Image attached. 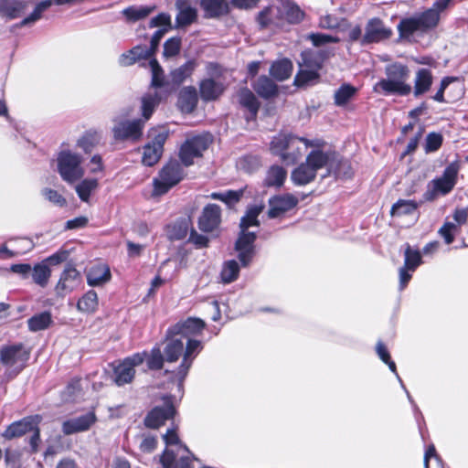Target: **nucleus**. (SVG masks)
Returning a JSON list of instances; mask_svg holds the SVG:
<instances>
[{
  "mask_svg": "<svg viewBox=\"0 0 468 468\" xmlns=\"http://www.w3.org/2000/svg\"><path fill=\"white\" fill-rule=\"evenodd\" d=\"M460 165L457 162L448 165L442 175L429 182L427 190L423 194L425 201H433L438 196L449 194L457 183Z\"/></svg>",
  "mask_w": 468,
  "mask_h": 468,
  "instance_id": "obj_5",
  "label": "nucleus"
},
{
  "mask_svg": "<svg viewBox=\"0 0 468 468\" xmlns=\"http://www.w3.org/2000/svg\"><path fill=\"white\" fill-rule=\"evenodd\" d=\"M257 236H239L235 242L234 249L237 251L240 265L248 267L255 254V240Z\"/></svg>",
  "mask_w": 468,
  "mask_h": 468,
  "instance_id": "obj_22",
  "label": "nucleus"
},
{
  "mask_svg": "<svg viewBox=\"0 0 468 468\" xmlns=\"http://www.w3.org/2000/svg\"><path fill=\"white\" fill-rule=\"evenodd\" d=\"M299 198L290 193L280 194L271 197L269 201L267 215L270 218L282 217L285 213L297 207Z\"/></svg>",
  "mask_w": 468,
  "mask_h": 468,
  "instance_id": "obj_13",
  "label": "nucleus"
},
{
  "mask_svg": "<svg viewBox=\"0 0 468 468\" xmlns=\"http://www.w3.org/2000/svg\"><path fill=\"white\" fill-rule=\"evenodd\" d=\"M41 417L39 415L26 417L11 423L4 431L3 436L8 440L23 436L38 426Z\"/></svg>",
  "mask_w": 468,
  "mask_h": 468,
  "instance_id": "obj_20",
  "label": "nucleus"
},
{
  "mask_svg": "<svg viewBox=\"0 0 468 468\" xmlns=\"http://www.w3.org/2000/svg\"><path fill=\"white\" fill-rule=\"evenodd\" d=\"M99 304L98 295L94 290H90L79 299L77 309L81 313H94Z\"/></svg>",
  "mask_w": 468,
  "mask_h": 468,
  "instance_id": "obj_43",
  "label": "nucleus"
},
{
  "mask_svg": "<svg viewBox=\"0 0 468 468\" xmlns=\"http://www.w3.org/2000/svg\"><path fill=\"white\" fill-rule=\"evenodd\" d=\"M145 356V352L135 353L118 361L117 365L113 364L112 381L115 385L122 387L132 383L135 377V367L144 363Z\"/></svg>",
  "mask_w": 468,
  "mask_h": 468,
  "instance_id": "obj_8",
  "label": "nucleus"
},
{
  "mask_svg": "<svg viewBox=\"0 0 468 468\" xmlns=\"http://www.w3.org/2000/svg\"><path fill=\"white\" fill-rule=\"evenodd\" d=\"M283 13L286 19L292 24L302 21L304 15L297 5L290 2L283 5Z\"/></svg>",
  "mask_w": 468,
  "mask_h": 468,
  "instance_id": "obj_56",
  "label": "nucleus"
},
{
  "mask_svg": "<svg viewBox=\"0 0 468 468\" xmlns=\"http://www.w3.org/2000/svg\"><path fill=\"white\" fill-rule=\"evenodd\" d=\"M184 177V171L176 160L169 161L154 178V194L161 196L177 185Z\"/></svg>",
  "mask_w": 468,
  "mask_h": 468,
  "instance_id": "obj_7",
  "label": "nucleus"
},
{
  "mask_svg": "<svg viewBox=\"0 0 468 468\" xmlns=\"http://www.w3.org/2000/svg\"><path fill=\"white\" fill-rule=\"evenodd\" d=\"M42 195L51 203L63 207L66 204V199L56 190L51 188H44Z\"/></svg>",
  "mask_w": 468,
  "mask_h": 468,
  "instance_id": "obj_64",
  "label": "nucleus"
},
{
  "mask_svg": "<svg viewBox=\"0 0 468 468\" xmlns=\"http://www.w3.org/2000/svg\"><path fill=\"white\" fill-rule=\"evenodd\" d=\"M452 0H437L431 7L420 14L403 18L398 25L401 37H409L416 32L426 33L435 28L441 19V14L450 7Z\"/></svg>",
  "mask_w": 468,
  "mask_h": 468,
  "instance_id": "obj_2",
  "label": "nucleus"
},
{
  "mask_svg": "<svg viewBox=\"0 0 468 468\" xmlns=\"http://www.w3.org/2000/svg\"><path fill=\"white\" fill-rule=\"evenodd\" d=\"M357 89L349 83L342 84L334 94V103L338 107L346 106L357 93Z\"/></svg>",
  "mask_w": 468,
  "mask_h": 468,
  "instance_id": "obj_38",
  "label": "nucleus"
},
{
  "mask_svg": "<svg viewBox=\"0 0 468 468\" xmlns=\"http://www.w3.org/2000/svg\"><path fill=\"white\" fill-rule=\"evenodd\" d=\"M442 144V136L440 133H431L426 137L425 152L431 153L437 151Z\"/></svg>",
  "mask_w": 468,
  "mask_h": 468,
  "instance_id": "obj_62",
  "label": "nucleus"
},
{
  "mask_svg": "<svg viewBox=\"0 0 468 468\" xmlns=\"http://www.w3.org/2000/svg\"><path fill=\"white\" fill-rule=\"evenodd\" d=\"M297 143H303L305 149L308 147L319 148L324 144L319 139L311 141L292 134L281 133L273 137L271 142V151L273 154L281 156L286 165H293L301 157V153L289 152V150L293 148Z\"/></svg>",
  "mask_w": 468,
  "mask_h": 468,
  "instance_id": "obj_4",
  "label": "nucleus"
},
{
  "mask_svg": "<svg viewBox=\"0 0 468 468\" xmlns=\"http://www.w3.org/2000/svg\"><path fill=\"white\" fill-rule=\"evenodd\" d=\"M80 282L81 275L80 271L73 265L67 264L56 285V292L58 296L63 297L75 290Z\"/></svg>",
  "mask_w": 468,
  "mask_h": 468,
  "instance_id": "obj_17",
  "label": "nucleus"
},
{
  "mask_svg": "<svg viewBox=\"0 0 468 468\" xmlns=\"http://www.w3.org/2000/svg\"><path fill=\"white\" fill-rule=\"evenodd\" d=\"M165 361V354L160 348H153L147 360L148 367L152 370H159L163 368Z\"/></svg>",
  "mask_w": 468,
  "mask_h": 468,
  "instance_id": "obj_57",
  "label": "nucleus"
},
{
  "mask_svg": "<svg viewBox=\"0 0 468 468\" xmlns=\"http://www.w3.org/2000/svg\"><path fill=\"white\" fill-rule=\"evenodd\" d=\"M96 420L97 418L93 411L67 420L62 423V432L65 435H71L86 431L95 423Z\"/></svg>",
  "mask_w": 468,
  "mask_h": 468,
  "instance_id": "obj_21",
  "label": "nucleus"
},
{
  "mask_svg": "<svg viewBox=\"0 0 468 468\" xmlns=\"http://www.w3.org/2000/svg\"><path fill=\"white\" fill-rule=\"evenodd\" d=\"M83 157L69 150H62L57 157L58 172L61 178L72 184L81 179L85 174L82 166Z\"/></svg>",
  "mask_w": 468,
  "mask_h": 468,
  "instance_id": "obj_6",
  "label": "nucleus"
},
{
  "mask_svg": "<svg viewBox=\"0 0 468 468\" xmlns=\"http://www.w3.org/2000/svg\"><path fill=\"white\" fill-rule=\"evenodd\" d=\"M206 324L200 318L189 317L185 321L178 322L175 325L169 327L166 331L167 336L180 335L183 338H191L201 333Z\"/></svg>",
  "mask_w": 468,
  "mask_h": 468,
  "instance_id": "obj_16",
  "label": "nucleus"
},
{
  "mask_svg": "<svg viewBox=\"0 0 468 468\" xmlns=\"http://www.w3.org/2000/svg\"><path fill=\"white\" fill-rule=\"evenodd\" d=\"M52 2L50 0L42 1L38 3L33 12L27 17H25L19 24L18 27H26L34 24L37 20H39L42 16V14L51 5Z\"/></svg>",
  "mask_w": 468,
  "mask_h": 468,
  "instance_id": "obj_55",
  "label": "nucleus"
},
{
  "mask_svg": "<svg viewBox=\"0 0 468 468\" xmlns=\"http://www.w3.org/2000/svg\"><path fill=\"white\" fill-rule=\"evenodd\" d=\"M301 57L302 62L299 63L300 68L316 70L321 69L323 58L319 54L312 50H305L302 52Z\"/></svg>",
  "mask_w": 468,
  "mask_h": 468,
  "instance_id": "obj_51",
  "label": "nucleus"
},
{
  "mask_svg": "<svg viewBox=\"0 0 468 468\" xmlns=\"http://www.w3.org/2000/svg\"><path fill=\"white\" fill-rule=\"evenodd\" d=\"M212 139L209 134H198L188 137L181 145L179 157L181 162L189 166L194 164V159L201 157L203 152L207 149Z\"/></svg>",
  "mask_w": 468,
  "mask_h": 468,
  "instance_id": "obj_9",
  "label": "nucleus"
},
{
  "mask_svg": "<svg viewBox=\"0 0 468 468\" xmlns=\"http://www.w3.org/2000/svg\"><path fill=\"white\" fill-rule=\"evenodd\" d=\"M240 266L236 260L224 261L220 271L221 282L229 284L235 282L239 276Z\"/></svg>",
  "mask_w": 468,
  "mask_h": 468,
  "instance_id": "obj_37",
  "label": "nucleus"
},
{
  "mask_svg": "<svg viewBox=\"0 0 468 468\" xmlns=\"http://www.w3.org/2000/svg\"><path fill=\"white\" fill-rule=\"evenodd\" d=\"M167 137L168 133L166 131L158 132L154 135L151 143L144 145L142 157L144 165L152 166L159 161Z\"/></svg>",
  "mask_w": 468,
  "mask_h": 468,
  "instance_id": "obj_15",
  "label": "nucleus"
},
{
  "mask_svg": "<svg viewBox=\"0 0 468 468\" xmlns=\"http://www.w3.org/2000/svg\"><path fill=\"white\" fill-rule=\"evenodd\" d=\"M221 224V208L217 204L206 205L197 220V225L202 232L209 233L218 231Z\"/></svg>",
  "mask_w": 468,
  "mask_h": 468,
  "instance_id": "obj_14",
  "label": "nucleus"
},
{
  "mask_svg": "<svg viewBox=\"0 0 468 468\" xmlns=\"http://www.w3.org/2000/svg\"><path fill=\"white\" fill-rule=\"evenodd\" d=\"M275 8L271 6L266 7L259 13L257 16V21L261 29L266 28L274 23L272 17L275 15Z\"/></svg>",
  "mask_w": 468,
  "mask_h": 468,
  "instance_id": "obj_58",
  "label": "nucleus"
},
{
  "mask_svg": "<svg viewBox=\"0 0 468 468\" xmlns=\"http://www.w3.org/2000/svg\"><path fill=\"white\" fill-rule=\"evenodd\" d=\"M433 83V76L430 69H420L415 75L413 94L418 98L430 90Z\"/></svg>",
  "mask_w": 468,
  "mask_h": 468,
  "instance_id": "obj_28",
  "label": "nucleus"
},
{
  "mask_svg": "<svg viewBox=\"0 0 468 468\" xmlns=\"http://www.w3.org/2000/svg\"><path fill=\"white\" fill-rule=\"evenodd\" d=\"M420 204L414 200H398L391 207L390 213L392 217H400L403 215L414 214Z\"/></svg>",
  "mask_w": 468,
  "mask_h": 468,
  "instance_id": "obj_49",
  "label": "nucleus"
},
{
  "mask_svg": "<svg viewBox=\"0 0 468 468\" xmlns=\"http://www.w3.org/2000/svg\"><path fill=\"white\" fill-rule=\"evenodd\" d=\"M69 256V252L66 250H59L48 258L44 259L42 262L46 263V266L50 268V266H57L68 260Z\"/></svg>",
  "mask_w": 468,
  "mask_h": 468,
  "instance_id": "obj_61",
  "label": "nucleus"
},
{
  "mask_svg": "<svg viewBox=\"0 0 468 468\" xmlns=\"http://www.w3.org/2000/svg\"><path fill=\"white\" fill-rule=\"evenodd\" d=\"M154 7H150L146 5L141 6H129L122 11L123 16L129 21H138L148 16L154 10Z\"/></svg>",
  "mask_w": 468,
  "mask_h": 468,
  "instance_id": "obj_54",
  "label": "nucleus"
},
{
  "mask_svg": "<svg viewBox=\"0 0 468 468\" xmlns=\"http://www.w3.org/2000/svg\"><path fill=\"white\" fill-rule=\"evenodd\" d=\"M195 68L196 62L194 60H188L179 68L172 70L169 74V90L171 92L175 91L180 84L192 75Z\"/></svg>",
  "mask_w": 468,
  "mask_h": 468,
  "instance_id": "obj_27",
  "label": "nucleus"
},
{
  "mask_svg": "<svg viewBox=\"0 0 468 468\" xmlns=\"http://www.w3.org/2000/svg\"><path fill=\"white\" fill-rule=\"evenodd\" d=\"M176 8L177 10L176 16V27H186L197 21V9L196 0H176Z\"/></svg>",
  "mask_w": 468,
  "mask_h": 468,
  "instance_id": "obj_18",
  "label": "nucleus"
},
{
  "mask_svg": "<svg viewBox=\"0 0 468 468\" xmlns=\"http://www.w3.org/2000/svg\"><path fill=\"white\" fill-rule=\"evenodd\" d=\"M153 55L150 53L149 49L145 46H135L133 48H131L126 53H123L121 55L119 58V63L122 66H130L135 63L137 60L141 58H149Z\"/></svg>",
  "mask_w": 468,
  "mask_h": 468,
  "instance_id": "obj_32",
  "label": "nucleus"
},
{
  "mask_svg": "<svg viewBox=\"0 0 468 468\" xmlns=\"http://www.w3.org/2000/svg\"><path fill=\"white\" fill-rule=\"evenodd\" d=\"M200 5L209 18L218 17L228 13L226 0H201Z\"/></svg>",
  "mask_w": 468,
  "mask_h": 468,
  "instance_id": "obj_36",
  "label": "nucleus"
},
{
  "mask_svg": "<svg viewBox=\"0 0 468 468\" xmlns=\"http://www.w3.org/2000/svg\"><path fill=\"white\" fill-rule=\"evenodd\" d=\"M149 64L152 72L151 85L154 88L163 89L165 94L171 93V91L169 90L170 81L169 80H165L163 69L159 65L158 61L155 58H152Z\"/></svg>",
  "mask_w": 468,
  "mask_h": 468,
  "instance_id": "obj_34",
  "label": "nucleus"
},
{
  "mask_svg": "<svg viewBox=\"0 0 468 468\" xmlns=\"http://www.w3.org/2000/svg\"><path fill=\"white\" fill-rule=\"evenodd\" d=\"M224 90V84L211 78L205 79L199 83V94L204 101L218 100L223 94Z\"/></svg>",
  "mask_w": 468,
  "mask_h": 468,
  "instance_id": "obj_24",
  "label": "nucleus"
},
{
  "mask_svg": "<svg viewBox=\"0 0 468 468\" xmlns=\"http://www.w3.org/2000/svg\"><path fill=\"white\" fill-rule=\"evenodd\" d=\"M386 78L381 79L374 85V91L384 95L407 96L412 87L408 83L410 69L408 66L394 62L385 68Z\"/></svg>",
  "mask_w": 468,
  "mask_h": 468,
  "instance_id": "obj_3",
  "label": "nucleus"
},
{
  "mask_svg": "<svg viewBox=\"0 0 468 468\" xmlns=\"http://www.w3.org/2000/svg\"><path fill=\"white\" fill-rule=\"evenodd\" d=\"M238 96L239 104L250 112V116L247 117V120L255 119L260 108V102L253 92L244 88L239 90Z\"/></svg>",
  "mask_w": 468,
  "mask_h": 468,
  "instance_id": "obj_29",
  "label": "nucleus"
},
{
  "mask_svg": "<svg viewBox=\"0 0 468 468\" xmlns=\"http://www.w3.org/2000/svg\"><path fill=\"white\" fill-rule=\"evenodd\" d=\"M316 172L306 162L301 164L292 172V180L297 186H304L312 182Z\"/></svg>",
  "mask_w": 468,
  "mask_h": 468,
  "instance_id": "obj_35",
  "label": "nucleus"
},
{
  "mask_svg": "<svg viewBox=\"0 0 468 468\" xmlns=\"http://www.w3.org/2000/svg\"><path fill=\"white\" fill-rule=\"evenodd\" d=\"M98 180L87 178L79 183L75 189L81 201L88 202L92 191L98 187Z\"/></svg>",
  "mask_w": 468,
  "mask_h": 468,
  "instance_id": "obj_53",
  "label": "nucleus"
},
{
  "mask_svg": "<svg viewBox=\"0 0 468 468\" xmlns=\"http://www.w3.org/2000/svg\"><path fill=\"white\" fill-rule=\"evenodd\" d=\"M253 88L264 99L274 97L278 92L277 85L266 76L260 77L253 85Z\"/></svg>",
  "mask_w": 468,
  "mask_h": 468,
  "instance_id": "obj_39",
  "label": "nucleus"
},
{
  "mask_svg": "<svg viewBox=\"0 0 468 468\" xmlns=\"http://www.w3.org/2000/svg\"><path fill=\"white\" fill-rule=\"evenodd\" d=\"M174 397L165 395L162 398L164 404L154 407L144 420V425L149 429H158L168 420L174 418L176 408L173 403Z\"/></svg>",
  "mask_w": 468,
  "mask_h": 468,
  "instance_id": "obj_10",
  "label": "nucleus"
},
{
  "mask_svg": "<svg viewBox=\"0 0 468 468\" xmlns=\"http://www.w3.org/2000/svg\"><path fill=\"white\" fill-rule=\"evenodd\" d=\"M330 173L338 178H350L353 175V169L348 160L339 158L335 154V161L330 164Z\"/></svg>",
  "mask_w": 468,
  "mask_h": 468,
  "instance_id": "obj_48",
  "label": "nucleus"
},
{
  "mask_svg": "<svg viewBox=\"0 0 468 468\" xmlns=\"http://www.w3.org/2000/svg\"><path fill=\"white\" fill-rule=\"evenodd\" d=\"M404 264L406 268H410L411 271H415L417 268L422 264L421 252L418 248H414L410 244L404 245Z\"/></svg>",
  "mask_w": 468,
  "mask_h": 468,
  "instance_id": "obj_44",
  "label": "nucleus"
},
{
  "mask_svg": "<svg viewBox=\"0 0 468 468\" xmlns=\"http://www.w3.org/2000/svg\"><path fill=\"white\" fill-rule=\"evenodd\" d=\"M80 380L72 379L65 388L64 399L65 400H73L75 397L80 392Z\"/></svg>",
  "mask_w": 468,
  "mask_h": 468,
  "instance_id": "obj_63",
  "label": "nucleus"
},
{
  "mask_svg": "<svg viewBox=\"0 0 468 468\" xmlns=\"http://www.w3.org/2000/svg\"><path fill=\"white\" fill-rule=\"evenodd\" d=\"M186 339L187 341L184 349L183 358L176 371V377L178 378L179 381V388H183V382L187 376L194 359L203 349V344L201 341L192 338Z\"/></svg>",
  "mask_w": 468,
  "mask_h": 468,
  "instance_id": "obj_12",
  "label": "nucleus"
},
{
  "mask_svg": "<svg viewBox=\"0 0 468 468\" xmlns=\"http://www.w3.org/2000/svg\"><path fill=\"white\" fill-rule=\"evenodd\" d=\"M31 276L33 282L41 288H45L51 276V270L46 266L45 262H38L32 267Z\"/></svg>",
  "mask_w": 468,
  "mask_h": 468,
  "instance_id": "obj_46",
  "label": "nucleus"
},
{
  "mask_svg": "<svg viewBox=\"0 0 468 468\" xmlns=\"http://www.w3.org/2000/svg\"><path fill=\"white\" fill-rule=\"evenodd\" d=\"M27 8L26 2L19 0H0V13L8 19L21 16Z\"/></svg>",
  "mask_w": 468,
  "mask_h": 468,
  "instance_id": "obj_31",
  "label": "nucleus"
},
{
  "mask_svg": "<svg viewBox=\"0 0 468 468\" xmlns=\"http://www.w3.org/2000/svg\"><path fill=\"white\" fill-rule=\"evenodd\" d=\"M181 48V39L179 37H171L164 44V56L174 57L177 55Z\"/></svg>",
  "mask_w": 468,
  "mask_h": 468,
  "instance_id": "obj_60",
  "label": "nucleus"
},
{
  "mask_svg": "<svg viewBox=\"0 0 468 468\" xmlns=\"http://www.w3.org/2000/svg\"><path fill=\"white\" fill-rule=\"evenodd\" d=\"M319 70L300 68L294 78V84L298 87H308L318 82Z\"/></svg>",
  "mask_w": 468,
  "mask_h": 468,
  "instance_id": "obj_45",
  "label": "nucleus"
},
{
  "mask_svg": "<svg viewBox=\"0 0 468 468\" xmlns=\"http://www.w3.org/2000/svg\"><path fill=\"white\" fill-rule=\"evenodd\" d=\"M28 358L29 353L22 344L7 346L0 349V362L8 367H12L18 363L23 365Z\"/></svg>",
  "mask_w": 468,
  "mask_h": 468,
  "instance_id": "obj_19",
  "label": "nucleus"
},
{
  "mask_svg": "<svg viewBox=\"0 0 468 468\" xmlns=\"http://www.w3.org/2000/svg\"><path fill=\"white\" fill-rule=\"evenodd\" d=\"M335 161V152H324L320 149L311 151L306 156L305 162L317 173L319 169L327 167L330 172L331 162Z\"/></svg>",
  "mask_w": 468,
  "mask_h": 468,
  "instance_id": "obj_25",
  "label": "nucleus"
},
{
  "mask_svg": "<svg viewBox=\"0 0 468 468\" xmlns=\"http://www.w3.org/2000/svg\"><path fill=\"white\" fill-rule=\"evenodd\" d=\"M87 283L90 287L103 286L112 279L110 267L103 263L92 265L87 271Z\"/></svg>",
  "mask_w": 468,
  "mask_h": 468,
  "instance_id": "obj_23",
  "label": "nucleus"
},
{
  "mask_svg": "<svg viewBox=\"0 0 468 468\" xmlns=\"http://www.w3.org/2000/svg\"><path fill=\"white\" fill-rule=\"evenodd\" d=\"M167 343L164 348V354L165 361L174 363L183 356L184 354V343L182 339L176 338V336H167Z\"/></svg>",
  "mask_w": 468,
  "mask_h": 468,
  "instance_id": "obj_30",
  "label": "nucleus"
},
{
  "mask_svg": "<svg viewBox=\"0 0 468 468\" xmlns=\"http://www.w3.org/2000/svg\"><path fill=\"white\" fill-rule=\"evenodd\" d=\"M197 90L193 86L185 87L179 93L178 104L185 112H191L197 104Z\"/></svg>",
  "mask_w": 468,
  "mask_h": 468,
  "instance_id": "obj_33",
  "label": "nucleus"
},
{
  "mask_svg": "<svg viewBox=\"0 0 468 468\" xmlns=\"http://www.w3.org/2000/svg\"><path fill=\"white\" fill-rule=\"evenodd\" d=\"M264 208L265 205L262 202L248 206L244 216L240 219L239 234H255L254 232H247V230L250 227L259 226L260 222L258 217L262 213Z\"/></svg>",
  "mask_w": 468,
  "mask_h": 468,
  "instance_id": "obj_26",
  "label": "nucleus"
},
{
  "mask_svg": "<svg viewBox=\"0 0 468 468\" xmlns=\"http://www.w3.org/2000/svg\"><path fill=\"white\" fill-rule=\"evenodd\" d=\"M286 176L287 172L284 168L279 165H272L267 172L264 184L269 187H280L283 185Z\"/></svg>",
  "mask_w": 468,
  "mask_h": 468,
  "instance_id": "obj_47",
  "label": "nucleus"
},
{
  "mask_svg": "<svg viewBox=\"0 0 468 468\" xmlns=\"http://www.w3.org/2000/svg\"><path fill=\"white\" fill-rule=\"evenodd\" d=\"M391 36V28L388 27L383 20L378 17H372L368 19L365 26L362 45L379 43L390 38Z\"/></svg>",
  "mask_w": 468,
  "mask_h": 468,
  "instance_id": "obj_11",
  "label": "nucleus"
},
{
  "mask_svg": "<svg viewBox=\"0 0 468 468\" xmlns=\"http://www.w3.org/2000/svg\"><path fill=\"white\" fill-rule=\"evenodd\" d=\"M346 23V20L334 15H325L321 16L319 26L325 29H335Z\"/></svg>",
  "mask_w": 468,
  "mask_h": 468,
  "instance_id": "obj_59",
  "label": "nucleus"
},
{
  "mask_svg": "<svg viewBox=\"0 0 468 468\" xmlns=\"http://www.w3.org/2000/svg\"><path fill=\"white\" fill-rule=\"evenodd\" d=\"M244 195V189L228 190L224 192H212L208 197L211 199L224 202L229 207L238 204Z\"/></svg>",
  "mask_w": 468,
  "mask_h": 468,
  "instance_id": "obj_41",
  "label": "nucleus"
},
{
  "mask_svg": "<svg viewBox=\"0 0 468 468\" xmlns=\"http://www.w3.org/2000/svg\"><path fill=\"white\" fill-rule=\"evenodd\" d=\"M100 141L101 135L98 132L89 131L77 141V145L85 153H90Z\"/></svg>",
  "mask_w": 468,
  "mask_h": 468,
  "instance_id": "obj_52",
  "label": "nucleus"
},
{
  "mask_svg": "<svg viewBox=\"0 0 468 468\" xmlns=\"http://www.w3.org/2000/svg\"><path fill=\"white\" fill-rule=\"evenodd\" d=\"M167 232L169 234H197L192 226L189 217H182L177 218L172 224L167 225Z\"/></svg>",
  "mask_w": 468,
  "mask_h": 468,
  "instance_id": "obj_50",
  "label": "nucleus"
},
{
  "mask_svg": "<svg viewBox=\"0 0 468 468\" xmlns=\"http://www.w3.org/2000/svg\"><path fill=\"white\" fill-rule=\"evenodd\" d=\"M292 72V63L288 58H283L272 63L270 73L277 80H287Z\"/></svg>",
  "mask_w": 468,
  "mask_h": 468,
  "instance_id": "obj_40",
  "label": "nucleus"
},
{
  "mask_svg": "<svg viewBox=\"0 0 468 468\" xmlns=\"http://www.w3.org/2000/svg\"><path fill=\"white\" fill-rule=\"evenodd\" d=\"M161 99L157 91L148 92L143 96L142 114L144 120L134 119L128 121L121 116L114 117L112 120L114 125L112 129L114 139L117 141H139L143 135L145 121L151 117Z\"/></svg>",
  "mask_w": 468,
  "mask_h": 468,
  "instance_id": "obj_1",
  "label": "nucleus"
},
{
  "mask_svg": "<svg viewBox=\"0 0 468 468\" xmlns=\"http://www.w3.org/2000/svg\"><path fill=\"white\" fill-rule=\"evenodd\" d=\"M52 324V316L50 312L44 311L37 314L27 320L28 329L31 332H38L49 327Z\"/></svg>",
  "mask_w": 468,
  "mask_h": 468,
  "instance_id": "obj_42",
  "label": "nucleus"
}]
</instances>
